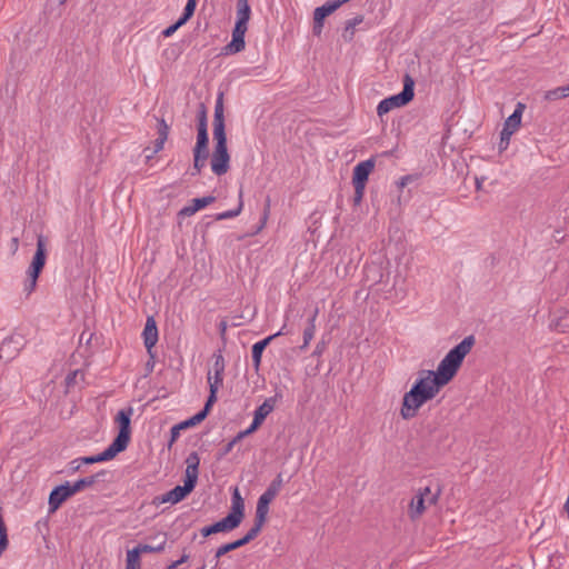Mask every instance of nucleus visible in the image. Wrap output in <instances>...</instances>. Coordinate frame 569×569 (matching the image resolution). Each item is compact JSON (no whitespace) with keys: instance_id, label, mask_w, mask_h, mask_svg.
I'll list each match as a JSON object with an SVG mask.
<instances>
[{"instance_id":"c9c22d12","label":"nucleus","mask_w":569,"mask_h":569,"mask_svg":"<svg viewBox=\"0 0 569 569\" xmlns=\"http://www.w3.org/2000/svg\"><path fill=\"white\" fill-rule=\"evenodd\" d=\"M197 120H198V124H197L198 131H201V130L208 131L207 109L203 103H200Z\"/></svg>"},{"instance_id":"2eb2a0df","label":"nucleus","mask_w":569,"mask_h":569,"mask_svg":"<svg viewBox=\"0 0 569 569\" xmlns=\"http://www.w3.org/2000/svg\"><path fill=\"white\" fill-rule=\"evenodd\" d=\"M143 343L148 352H151V349L158 342V328L153 317H148L143 331H142Z\"/></svg>"},{"instance_id":"0eeeda50","label":"nucleus","mask_w":569,"mask_h":569,"mask_svg":"<svg viewBox=\"0 0 569 569\" xmlns=\"http://www.w3.org/2000/svg\"><path fill=\"white\" fill-rule=\"evenodd\" d=\"M213 365H212V371L210 370L208 372V383H209V397L210 401H217V392L219 388L222 386L223 382V376H224V368L226 362L224 358L219 350L218 352L213 353Z\"/></svg>"},{"instance_id":"4be33fe9","label":"nucleus","mask_w":569,"mask_h":569,"mask_svg":"<svg viewBox=\"0 0 569 569\" xmlns=\"http://www.w3.org/2000/svg\"><path fill=\"white\" fill-rule=\"evenodd\" d=\"M228 515L233 516L236 520H238L240 523L244 517V501L240 496L238 488H234V491L232 493L231 511Z\"/></svg>"},{"instance_id":"864d4df0","label":"nucleus","mask_w":569,"mask_h":569,"mask_svg":"<svg viewBox=\"0 0 569 569\" xmlns=\"http://www.w3.org/2000/svg\"><path fill=\"white\" fill-rule=\"evenodd\" d=\"M201 170H202V168L193 166V170H192L191 174L192 176L200 174Z\"/></svg>"},{"instance_id":"20e7f679","label":"nucleus","mask_w":569,"mask_h":569,"mask_svg":"<svg viewBox=\"0 0 569 569\" xmlns=\"http://www.w3.org/2000/svg\"><path fill=\"white\" fill-rule=\"evenodd\" d=\"M413 88H415L413 79L409 74H406L403 78L402 91L398 94H395V96H391L389 98L381 100L377 107L378 116L381 117L395 108H400V107L408 104L413 99V96H415Z\"/></svg>"},{"instance_id":"f03ea898","label":"nucleus","mask_w":569,"mask_h":569,"mask_svg":"<svg viewBox=\"0 0 569 569\" xmlns=\"http://www.w3.org/2000/svg\"><path fill=\"white\" fill-rule=\"evenodd\" d=\"M186 478L183 486H176L170 491L162 495L160 502L178 503L183 500L196 487L199 476L200 458L197 452H191L186 459Z\"/></svg>"},{"instance_id":"de8ad7c7","label":"nucleus","mask_w":569,"mask_h":569,"mask_svg":"<svg viewBox=\"0 0 569 569\" xmlns=\"http://www.w3.org/2000/svg\"><path fill=\"white\" fill-rule=\"evenodd\" d=\"M189 559V556L187 553H183L180 559L173 561L171 565L168 566V569H177L182 563H184Z\"/></svg>"},{"instance_id":"9d476101","label":"nucleus","mask_w":569,"mask_h":569,"mask_svg":"<svg viewBox=\"0 0 569 569\" xmlns=\"http://www.w3.org/2000/svg\"><path fill=\"white\" fill-rule=\"evenodd\" d=\"M72 496H74V493L71 489V483L68 481L53 488L48 500L49 512H56L61 505Z\"/></svg>"},{"instance_id":"393cba45","label":"nucleus","mask_w":569,"mask_h":569,"mask_svg":"<svg viewBox=\"0 0 569 569\" xmlns=\"http://www.w3.org/2000/svg\"><path fill=\"white\" fill-rule=\"evenodd\" d=\"M19 341H16L14 338H9L3 340L0 346V358L12 359L19 351Z\"/></svg>"},{"instance_id":"a211bd4d","label":"nucleus","mask_w":569,"mask_h":569,"mask_svg":"<svg viewBox=\"0 0 569 569\" xmlns=\"http://www.w3.org/2000/svg\"><path fill=\"white\" fill-rule=\"evenodd\" d=\"M276 398H267L256 410L253 415L254 427H260L267 416L271 413L276 406Z\"/></svg>"},{"instance_id":"6e6d98bb","label":"nucleus","mask_w":569,"mask_h":569,"mask_svg":"<svg viewBox=\"0 0 569 569\" xmlns=\"http://www.w3.org/2000/svg\"><path fill=\"white\" fill-rule=\"evenodd\" d=\"M476 187L478 190L481 189V181L478 178L476 179Z\"/></svg>"},{"instance_id":"a18cd8bd","label":"nucleus","mask_w":569,"mask_h":569,"mask_svg":"<svg viewBox=\"0 0 569 569\" xmlns=\"http://www.w3.org/2000/svg\"><path fill=\"white\" fill-rule=\"evenodd\" d=\"M81 465H82V462H81L80 458L73 459L68 465L69 472L74 473V472L79 471L81 468Z\"/></svg>"},{"instance_id":"b1692460","label":"nucleus","mask_w":569,"mask_h":569,"mask_svg":"<svg viewBox=\"0 0 569 569\" xmlns=\"http://www.w3.org/2000/svg\"><path fill=\"white\" fill-rule=\"evenodd\" d=\"M271 501L272 500L268 499L267 497H263L262 495L259 497L257 502L254 521L260 522L262 525L266 523L269 512V505L271 503Z\"/></svg>"},{"instance_id":"72a5a7b5","label":"nucleus","mask_w":569,"mask_h":569,"mask_svg":"<svg viewBox=\"0 0 569 569\" xmlns=\"http://www.w3.org/2000/svg\"><path fill=\"white\" fill-rule=\"evenodd\" d=\"M223 111V93L220 92L216 100L213 122L224 121Z\"/></svg>"},{"instance_id":"2f4dec72","label":"nucleus","mask_w":569,"mask_h":569,"mask_svg":"<svg viewBox=\"0 0 569 569\" xmlns=\"http://www.w3.org/2000/svg\"><path fill=\"white\" fill-rule=\"evenodd\" d=\"M126 569H141L140 555L138 550L131 549L127 551Z\"/></svg>"},{"instance_id":"7c9ffc66","label":"nucleus","mask_w":569,"mask_h":569,"mask_svg":"<svg viewBox=\"0 0 569 569\" xmlns=\"http://www.w3.org/2000/svg\"><path fill=\"white\" fill-rule=\"evenodd\" d=\"M166 539H163L159 545L152 546V545H144L140 543L137 547H134V550H138V553L141 556V553H151V552H161L164 550L166 547Z\"/></svg>"},{"instance_id":"8fccbe9b","label":"nucleus","mask_w":569,"mask_h":569,"mask_svg":"<svg viewBox=\"0 0 569 569\" xmlns=\"http://www.w3.org/2000/svg\"><path fill=\"white\" fill-rule=\"evenodd\" d=\"M240 440H241V439H237V436H236L231 441H229V442L226 445L224 450H223V453H224V455L229 453V452L232 450V448L234 447V445H236L237 442H239Z\"/></svg>"},{"instance_id":"603ef678","label":"nucleus","mask_w":569,"mask_h":569,"mask_svg":"<svg viewBox=\"0 0 569 569\" xmlns=\"http://www.w3.org/2000/svg\"><path fill=\"white\" fill-rule=\"evenodd\" d=\"M409 180H410L409 176L402 177L401 180H400V186L405 187Z\"/></svg>"},{"instance_id":"f257e3e1","label":"nucleus","mask_w":569,"mask_h":569,"mask_svg":"<svg viewBox=\"0 0 569 569\" xmlns=\"http://www.w3.org/2000/svg\"><path fill=\"white\" fill-rule=\"evenodd\" d=\"M473 345L475 337L468 336L445 356L439 362L437 371H419L418 379L402 399L400 415L405 420L416 417L418 410L452 380Z\"/></svg>"},{"instance_id":"e2e57ef3","label":"nucleus","mask_w":569,"mask_h":569,"mask_svg":"<svg viewBox=\"0 0 569 569\" xmlns=\"http://www.w3.org/2000/svg\"><path fill=\"white\" fill-rule=\"evenodd\" d=\"M67 0H60V3L63 4Z\"/></svg>"},{"instance_id":"49530a36","label":"nucleus","mask_w":569,"mask_h":569,"mask_svg":"<svg viewBox=\"0 0 569 569\" xmlns=\"http://www.w3.org/2000/svg\"><path fill=\"white\" fill-rule=\"evenodd\" d=\"M511 136H503L502 132H500V141H499V150L503 151L508 148L510 142Z\"/></svg>"},{"instance_id":"ddd939ff","label":"nucleus","mask_w":569,"mask_h":569,"mask_svg":"<svg viewBox=\"0 0 569 569\" xmlns=\"http://www.w3.org/2000/svg\"><path fill=\"white\" fill-rule=\"evenodd\" d=\"M525 108L526 106L523 103H517L515 111L503 123V128L501 130L503 136H512L519 129Z\"/></svg>"},{"instance_id":"13d9d810","label":"nucleus","mask_w":569,"mask_h":569,"mask_svg":"<svg viewBox=\"0 0 569 569\" xmlns=\"http://www.w3.org/2000/svg\"><path fill=\"white\" fill-rule=\"evenodd\" d=\"M286 327H287V326H286V325H283V326H282V328H281L278 332H282V335H284V333H286V332H284Z\"/></svg>"},{"instance_id":"6ab92c4d","label":"nucleus","mask_w":569,"mask_h":569,"mask_svg":"<svg viewBox=\"0 0 569 569\" xmlns=\"http://www.w3.org/2000/svg\"><path fill=\"white\" fill-rule=\"evenodd\" d=\"M106 475H107V472L104 470H101V471H99L94 475H91L89 477L81 478L71 485V489H72L73 493L76 495V493L84 490L86 488L92 487L96 482L101 480V478H103Z\"/></svg>"},{"instance_id":"c756f323","label":"nucleus","mask_w":569,"mask_h":569,"mask_svg":"<svg viewBox=\"0 0 569 569\" xmlns=\"http://www.w3.org/2000/svg\"><path fill=\"white\" fill-rule=\"evenodd\" d=\"M244 543L243 541L240 539L238 540H234L232 542H229V543H226V545H222L220 546L217 550H216V555H214V558H216V566L218 565L219 562V559L224 556L226 553L230 552V551H233L238 548H241L243 547Z\"/></svg>"},{"instance_id":"0e129e2a","label":"nucleus","mask_w":569,"mask_h":569,"mask_svg":"<svg viewBox=\"0 0 569 569\" xmlns=\"http://www.w3.org/2000/svg\"><path fill=\"white\" fill-rule=\"evenodd\" d=\"M200 569H204V565L202 567H200Z\"/></svg>"},{"instance_id":"aec40b11","label":"nucleus","mask_w":569,"mask_h":569,"mask_svg":"<svg viewBox=\"0 0 569 569\" xmlns=\"http://www.w3.org/2000/svg\"><path fill=\"white\" fill-rule=\"evenodd\" d=\"M118 453H120L114 447L109 445V447L103 450L101 453L89 457H81L80 460L82 465H92L103 461H109L113 459Z\"/></svg>"},{"instance_id":"6e6552de","label":"nucleus","mask_w":569,"mask_h":569,"mask_svg":"<svg viewBox=\"0 0 569 569\" xmlns=\"http://www.w3.org/2000/svg\"><path fill=\"white\" fill-rule=\"evenodd\" d=\"M213 403H214V401H210V399H207L204 407L198 413H196L194 416H192L191 418H189L184 421H181V422L174 425L170 430V433H171L170 442L172 443L179 438L181 430L194 427L198 423H200L201 421H203L207 418L209 411L211 410V407L213 406Z\"/></svg>"},{"instance_id":"4d7b16f0","label":"nucleus","mask_w":569,"mask_h":569,"mask_svg":"<svg viewBox=\"0 0 569 569\" xmlns=\"http://www.w3.org/2000/svg\"><path fill=\"white\" fill-rule=\"evenodd\" d=\"M6 549H7V547H6V546L0 545V556L2 555V552H3Z\"/></svg>"},{"instance_id":"423d86ee","label":"nucleus","mask_w":569,"mask_h":569,"mask_svg":"<svg viewBox=\"0 0 569 569\" xmlns=\"http://www.w3.org/2000/svg\"><path fill=\"white\" fill-rule=\"evenodd\" d=\"M133 413V409L131 407L121 409L118 411L114 421L119 426V432L113 441L110 443L119 452H122L127 449L130 442L131 436V416Z\"/></svg>"},{"instance_id":"ea45409f","label":"nucleus","mask_w":569,"mask_h":569,"mask_svg":"<svg viewBox=\"0 0 569 569\" xmlns=\"http://www.w3.org/2000/svg\"><path fill=\"white\" fill-rule=\"evenodd\" d=\"M242 206H243L242 200H240L239 206L236 209L218 213L216 216V220H227V219H231V218L239 216L242 210Z\"/></svg>"},{"instance_id":"58836bf2","label":"nucleus","mask_w":569,"mask_h":569,"mask_svg":"<svg viewBox=\"0 0 569 569\" xmlns=\"http://www.w3.org/2000/svg\"><path fill=\"white\" fill-rule=\"evenodd\" d=\"M197 0H188L182 16L179 18L181 22H187L194 13Z\"/></svg>"},{"instance_id":"f8f14e48","label":"nucleus","mask_w":569,"mask_h":569,"mask_svg":"<svg viewBox=\"0 0 569 569\" xmlns=\"http://www.w3.org/2000/svg\"><path fill=\"white\" fill-rule=\"evenodd\" d=\"M373 168H375L373 159H368L366 161L359 162L353 168L352 184L359 186V188L366 187L369 174L373 170Z\"/></svg>"},{"instance_id":"a19ab883","label":"nucleus","mask_w":569,"mask_h":569,"mask_svg":"<svg viewBox=\"0 0 569 569\" xmlns=\"http://www.w3.org/2000/svg\"><path fill=\"white\" fill-rule=\"evenodd\" d=\"M184 22H181L180 19H178L173 24L169 26L162 31V36L164 38L171 37L181 26H183Z\"/></svg>"},{"instance_id":"e433bc0d","label":"nucleus","mask_w":569,"mask_h":569,"mask_svg":"<svg viewBox=\"0 0 569 569\" xmlns=\"http://www.w3.org/2000/svg\"><path fill=\"white\" fill-rule=\"evenodd\" d=\"M362 21H363V17L362 16H357V17H355L352 19L347 20L346 21V26H345V34H343V37L347 38V34L349 33V39H352L355 27L360 24Z\"/></svg>"},{"instance_id":"a878e982","label":"nucleus","mask_w":569,"mask_h":569,"mask_svg":"<svg viewBox=\"0 0 569 569\" xmlns=\"http://www.w3.org/2000/svg\"><path fill=\"white\" fill-rule=\"evenodd\" d=\"M317 316H318V309L315 310L313 315L309 319L307 328L303 330V343L300 347L302 350L309 346L310 341L315 337V332H316L315 321H316Z\"/></svg>"},{"instance_id":"9b49d317","label":"nucleus","mask_w":569,"mask_h":569,"mask_svg":"<svg viewBox=\"0 0 569 569\" xmlns=\"http://www.w3.org/2000/svg\"><path fill=\"white\" fill-rule=\"evenodd\" d=\"M240 522L236 520L233 516L227 515L224 518L217 521L216 523L201 528L200 532L203 537H209L210 535L213 533L231 531L238 528Z\"/></svg>"},{"instance_id":"680f3d73","label":"nucleus","mask_w":569,"mask_h":569,"mask_svg":"<svg viewBox=\"0 0 569 569\" xmlns=\"http://www.w3.org/2000/svg\"><path fill=\"white\" fill-rule=\"evenodd\" d=\"M221 329H222V331L226 330V325L224 323H222Z\"/></svg>"},{"instance_id":"7ed1b4c3","label":"nucleus","mask_w":569,"mask_h":569,"mask_svg":"<svg viewBox=\"0 0 569 569\" xmlns=\"http://www.w3.org/2000/svg\"><path fill=\"white\" fill-rule=\"evenodd\" d=\"M440 495L441 489L439 486H437L435 491L429 486L418 489L408 506L409 518L411 520L419 519L428 506H433L438 502Z\"/></svg>"},{"instance_id":"4468645a","label":"nucleus","mask_w":569,"mask_h":569,"mask_svg":"<svg viewBox=\"0 0 569 569\" xmlns=\"http://www.w3.org/2000/svg\"><path fill=\"white\" fill-rule=\"evenodd\" d=\"M248 29L234 27L232 30V40L223 48L226 54L241 52L246 47L244 34Z\"/></svg>"},{"instance_id":"bb28decb","label":"nucleus","mask_w":569,"mask_h":569,"mask_svg":"<svg viewBox=\"0 0 569 569\" xmlns=\"http://www.w3.org/2000/svg\"><path fill=\"white\" fill-rule=\"evenodd\" d=\"M283 485L282 475L279 473L277 477L270 482L266 491L262 493L263 497H267L270 500H273L281 490Z\"/></svg>"},{"instance_id":"5fc2aeb1","label":"nucleus","mask_w":569,"mask_h":569,"mask_svg":"<svg viewBox=\"0 0 569 569\" xmlns=\"http://www.w3.org/2000/svg\"><path fill=\"white\" fill-rule=\"evenodd\" d=\"M321 352H322V347L320 345H317L316 350H315L313 353L315 355H321Z\"/></svg>"},{"instance_id":"c03bdc74","label":"nucleus","mask_w":569,"mask_h":569,"mask_svg":"<svg viewBox=\"0 0 569 569\" xmlns=\"http://www.w3.org/2000/svg\"><path fill=\"white\" fill-rule=\"evenodd\" d=\"M353 187H355L353 202H355V204H359L363 198L366 187H361V188H359V186H353Z\"/></svg>"},{"instance_id":"412c9836","label":"nucleus","mask_w":569,"mask_h":569,"mask_svg":"<svg viewBox=\"0 0 569 569\" xmlns=\"http://www.w3.org/2000/svg\"><path fill=\"white\" fill-rule=\"evenodd\" d=\"M347 1L342 0H327L325 4L316 8L313 12V20H325L326 17L335 12L340 6L346 3Z\"/></svg>"},{"instance_id":"39448f33","label":"nucleus","mask_w":569,"mask_h":569,"mask_svg":"<svg viewBox=\"0 0 569 569\" xmlns=\"http://www.w3.org/2000/svg\"><path fill=\"white\" fill-rule=\"evenodd\" d=\"M47 259V249H46V239L43 236H38L37 238V249L36 253L32 258L31 264L27 271L28 282L24 286V291L27 295H30L36 286L39 274L41 273Z\"/></svg>"},{"instance_id":"cd10ccee","label":"nucleus","mask_w":569,"mask_h":569,"mask_svg":"<svg viewBox=\"0 0 569 569\" xmlns=\"http://www.w3.org/2000/svg\"><path fill=\"white\" fill-rule=\"evenodd\" d=\"M214 146L227 147V136L224 121L213 122Z\"/></svg>"},{"instance_id":"3c124183","label":"nucleus","mask_w":569,"mask_h":569,"mask_svg":"<svg viewBox=\"0 0 569 569\" xmlns=\"http://www.w3.org/2000/svg\"><path fill=\"white\" fill-rule=\"evenodd\" d=\"M249 0H237V10L249 9Z\"/></svg>"},{"instance_id":"f704fd0d","label":"nucleus","mask_w":569,"mask_h":569,"mask_svg":"<svg viewBox=\"0 0 569 569\" xmlns=\"http://www.w3.org/2000/svg\"><path fill=\"white\" fill-rule=\"evenodd\" d=\"M566 97H569L566 86L549 90L546 92V96H545V98L550 101L559 100V99L566 98Z\"/></svg>"},{"instance_id":"dca6fc26","label":"nucleus","mask_w":569,"mask_h":569,"mask_svg":"<svg viewBox=\"0 0 569 569\" xmlns=\"http://www.w3.org/2000/svg\"><path fill=\"white\" fill-rule=\"evenodd\" d=\"M214 201H216V197H213V196L194 198L191 200V203L189 206H186L182 209H180V211L178 212V216L179 217H190V216L194 214L197 211L213 203Z\"/></svg>"},{"instance_id":"79ce46f5","label":"nucleus","mask_w":569,"mask_h":569,"mask_svg":"<svg viewBox=\"0 0 569 569\" xmlns=\"http://www.w3.org/2000/svg\"><path fill=\"white\" fill-rule=\"evenodd\" d=\"M207 159H208V156H206V154L193 153V164H194V167L203 168L206 166Z\"/></svg>"},{"instance_id":"c85d7f7f","label":"nucleus","mask_w":569,"mask_h":569,"mask_svg":"<svg viewBox=\"0 0 569 569\" xmlns=\"http://www.w3.org/2000/svg\"><path fill=\"white\" fill-rule=\"evenodd\" d=\"M208 143H209L208 131H202V130L198 131L197 142L193 148V153L209 156Z\"/></svg>"},{"instance_id":"f3484780","label":"nucleus","mask_w":569,"mask_h":569,"mask_svg":"<svg viewBox=\"0 0 569 569\" xmlns=\"http://www.w3.org/2000/svg\"><path fill=\"white\" fill-rule=\"evenodd\" d=\"M282 332H276L258 342H256L253 346H252V349H251V357H252V362H253V367L256 369V371L259 370L260 368V365H261V358H262V353H263V350L267 348V346L277 337L281 336Z\"/></svg>"},{"instance_id":"4c0bfd02","label":"nucleus","mask_w":569,"mask_h":569,"mask_svg":"<svg viewBox=\"0 0 569 569\" xmlns=\"http://www.w3.org/2000/svg\"><path fill=\"white\" fill-rule=\"evenodd\" d=\"M262 527V523L254 521L253 527L241 538L243 543L247 545L252 541L260 533Z\"/></svg>"},{"instance_id":"bf43d9fd","label":"nucleus","mask_w":569,"mask_h":569,"mask_svg":"<svg viewBox=\"0 0 569 569\" xmlns=\"http://www.w3.org/2000/svg\"><path fill=\"white\" fill-rule=\"evenodd\" d=\"M12 244H16V246L18 244V238L12 239Z\"/></svg>"},{"instance_id":"5701e85b","label":"nucleus","mask_w":569,"mask_h":569,"mask_svg":"<svg viewBox=\"0 0 569 569\" xmlns=\"http://www.w3.org/2000/svg\"><path fill=\"white\" fill-rule=\"evenodd\" d=\"M169 134V126L166 123L163 119L158 121V138L154 141V149L151 154H148L147 158H151L153 153H157L163 149L164 142L168 139Z\"/></svg>"},{"instance_id":"1a4fd4ad","label":"nucleus","mask_w":569,"mask_h":569,"mask_svg":"<svg viewBox=\"0 0 569 569\" xmlns=\"http://www.w3.org/2000/svg\"><path fill=\"white\" fill-rule=\"evenodd\" d=\"M230 154L227 147L214 146L211 156V170L216 176H223L228 172L230 166Z\"/></svg>"},{"instance_id":"473e14b6","label":"nucleus","mask_w":569,"mask_h":569,"mask_svg":"<svg viewBox=\"0 0 569 569\" xmlns=\"http://www.w3.org/2000/svg\"><path fill=\"white\" fill-rule=\"evenodd\" d=\"M251 9L237 10V20L234 27L248 29V22L250 19Z\"/></svg>"},{"instance_id":"37998d69","label":"nucleus","mask_w":569,"mask_h":569,"mask_svg":"<svg viewBox=\"0 0 569 569\" xmlns=\"http://www.w3.org/2000/svg\"><path fill=\"white\" fill-rule=\"evenodd\" d=\"M259 427H254V421L252 420L251 425L249 426V428H247L246 430H242L240 432H238L237 435V439H243L246 437H248L249 435L253 433Z\"/></svg>"},{"instance_id":"09e8293b","label":"nucleus","mask_w":569,"mask_h":569,"mask_svg":"<svg viewBox=\"0 0 569 569\" xmlns=\"http://www.w3.org/2000/svg\"><path fill=\"white\" fill-rule=\"evenodd\" d=\"M323 28V21L322 20H313V28L312 32L315 36H320Z\"/></svg>"},{"instance_id":"052dcab7","label":"nucleus","mask_w":569,"mask_h":569,"mask_svg":"<svg viewBox=\"0 0 569 569\" xmlns=\"http://www.w3.org/2000/svg\"><path fill=\"white\" fill-rule=\"evenodd\" d=\"M267 214H268V212L266 211V212H264V216H263V222H264V221H266V219H267Z\"/></svg>"}]
</instances>
